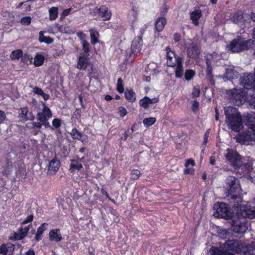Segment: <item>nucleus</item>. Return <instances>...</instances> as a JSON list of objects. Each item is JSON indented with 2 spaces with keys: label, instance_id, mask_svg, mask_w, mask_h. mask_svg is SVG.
I'll return each mask as SVG.
<instances>
[{
  "label": "nucleus",
  "instance_id": "obj_1",
  "mask_svg": "<svg viewBox=\"0 0 255 255\" xmlns=\"http://www.w3.org/2000/svg\"><path fill=\"white\" fill-rule=\"evenodd\" d=\"M237 209V217L233 221V231L237 233L244 234L248 229V221L247 218H255V210L244 205L238 206L235 205Z\"/></svg>",
  "mask_w": 255,
  "mask_h": 255
},
{
  "label": "nucleus",
  "instance_id": "obj_2",
  "mask_svg": "<svg viewBox=\"0 0 255 255\" xmlns=\"http://www.w3.org/2000/svg\"><path fill=\"white\" fill-rule=\"evenodd\" d=\"M225 115L226 116V123L229 129L237 132L243 129L242 119L236 108L228 107L225 109Z\"/></svg>",
  "mask_w": 255,
  "mask_h": 255
},
{
  "label": "nucleus",
  "instance_id": "obj_3",
  "mask_svg": "<svg viewBox=\"0 0 255 255\" xmlns=\"http://www.w3.org/2000/svg\"><path fill=\"white\" fill-rule=\"evenodd\" d=\"M226 183L228 187V196L232 200H237L238 203H241L243 194L239 180L233 176H229L227 178Z\"/></svg>",
  "mask_w": 255,
  "mask_h": 255
},
{
  "label": "nucleus",
  "instance_id": "obj_4",
  "mask_svg": "<svg viewBox=\"0 0 255 255\" xmlns=\"http://www.w3.org/2000/svg\"><path fill=\"white\" fill-rule=\"evenodd\" d=\"M253 44L252 40H245L243 38L239 37L232 40L228 48L232 52H240L248 49Z\"/></svg>",
  "mask_w": 255,
  "mask_h": 255
},
{
  "label": "nucleus",
  "instance_id": "obj_5",
  "mask_svg": "<svg viewBox=\"0 0 255 255\" xmlns=\"http://www.w3.org/2000/svg\"><path fill=\"white\" fill-rule=\"evenodd\" d=\"M225 156L235 169L242 167L243 165L242 157L235 150L231 148L227 149Z\"/></svg>",
  "mask_w": 255,
  "mask_h": 255
},
{
  "label": "nucleus",
  "instance_id": "obj_6",
  "mask_svg": "<svg viewBox=\"0 0 255 255\" xmlns=\"http://www.w3.org/2000/svg\"><path fill=\"white\" fill-rule=\"evenodd\" d=\"M52 114L50 109L46 106L45 103H43V109L37 115V119L39 122L43 123L45 128H52L48 120L51 118Z\"/></svg>",
  "mask_w": 255,
  "mask_h": 255
},
{
  "label": "nucleus",
  "instance_id": "obj_7",
  "mask_svg": "<svg viewBox=\"0 0 255 255\" xmlns=\"http://www.w3.org/2000/svg\"><path fill=\"white\" fill-rule=\"evenodd\" d=\"M226 245L229 249L237 254H244V255H249L250 253L247 252L248 248L243 245L242 243L235 240H229L226 242Z\"/></svg>",
  "mask_w": 255,
  "mask_h": 255
},
{
  "label": "nucleus",
  "instance_id": "obj_8",
  "mask_svg": "<svg viewBox=\"0 0 255 255\" xmlns=\"http://www.w3.org/2000/svg\"><path fill=\"white\" fill-rule=\"evenodd\" d=\"M214 208L216 210V217H227L230 216L229 209L225 203H220L215 205Z\"/></svg>",
  "mask_w": 255,
  "mask_h": 255
},
{
  "label": "nucleus",
  "instance_id": "obj_9",
  "mask_svg": "<svg viewBox=\"0 0 255 255\" xmlns=\"http://www.w3.org/2000/svg\"><path fill=\"white\" fill-rule=\"evenodd\" d=\"M166 51L167 64L169 67L175 66L177 62H178V59H182L180 57L176 56L174 51H172L169 47H166Z\"/></svg>",
  "mask_w": 255,
  "mask_h": 255
},
{
  "label": "nucleus",
  "instance_id": "obj_10",
  "mask_svg": "<svg viewBox=\"0 0 255 255\" xmlns=\"http://www.w3.org/2000/svg\"><path fill=\"white\" fill-rule=\"evenodd\" d=\"M29 229V226L24 228H19L17 231L14 232L12 235L9 237V240L15 241L23 239L26 236Z\"/></svg>",
  "mask_w": 255,
  "mask_h": 255
},
{
  "label": "nucleus",
  "instance_id": "obj_11",
  "mask_svg": "<svg viewBox=\"0 0 255 255\" xmlns=\"http://www.w3.org/2000/svg\"><path fill=\"white\" fill-rule=\"evenodd\" d=\"M142 45V39L141 38V37H135L132 41L131 45V52L134 54L138 53L140 51Z\"/></svg>",
  "mask_w": 255,
  "mask_h": 255
},
{
  "label": "nucleus",
  "instance_id": "obj_12",
  "mask_svg": "<svg viewBox=\"0 0 255 255\" xmlns=\"http://www.w3.org/2000/svg\"><path fill=\"white\" fill-rule=\"evenodd\" d=\"M15 249L14 245L10 243L3 244L0 246V254L2 255H11Z\"/></svg>",
  "mask_w": 255,
  "mask_h": 255
},
{
  "label": "nucleus",
  "instance_id": "obj_13",
  "mask_svg": "<svg viewBox=\"0 0 255 255\" xmlns=\"http://www.w3.org/2000/svg\"><path fill=\"white\" fill-rule=\"evenodd\" d=\"M187 54L189 57L193 59L198 58L200 53V49L196 44L191 43L187 48Z\"/></svg>",
  "mask_w": 255,
  "mask_h": 255
},
{
  "label": "nucleus",
  "instance_id": "obj_14",
  "mask_svg": "<svg viewBox=\"0 0 255 255\" xmlns=\"http://www.w3.org/2000/svg\"><path fill=\"white\" fill-rule=\"evenodd\" d=\"M19 117L23 120H33L34 116L31 112H29L27 107L21 108L19 112Z\"/></svg>",
  "mask_w": 255,
  "mask_h": 255
},
{
  "label": "nucleus",
  "instance_id": "obj_15",
  "mask_svg": "<svg viewBox=\"0 0 255 255\" xmlns=\"http://www.w3.org/2000/svg\"><path fill=\"white\" fill-rule=\"evenodd\" d=\"M97 13L99 17L103 18L104 20H109L111 17V13L109 11L108 7L104 5L101 6L97 10Z\"/></svg>",
  "mask_w": 255,
  "mask_h": 255
},
{
  "label": "nucleus",
  "instance_id": "obj_16",
  "mask_svg": "<svg viewBox=\"0 0 255 255\" xmlns=\"http://www.w3.org/2000/svg\"><path fill=\"white\" fill-rule=\"evenodd\" d=\"M49 238L51 241L57 243L60 242L62 239L60 230L59 229L51 230L49 233Z\"/></svg>",
  "mask_w": 255,
  "mask_h": 255
},
{
  "label": "nucleus",
  "instance_id": "obj_17",
  "mask_svg": "<svg viewBox=\"0 0 255 255\" xmlns=\"http://www.w3.org/2000/svg\"><path fill=\"white\" fill-rule=\"evenodd\" d=\"M60 161L57 159H53L49 163L48 171L50 174H54L57 171L60 167Z\"/></svg>",
  "mask_w": 255,
  "mask_h": 255
},
{
  "label": "nucleus",
  "instance_id": "obj_18",
  "mask_svg": "<svg viewBox=\"0 0 255 255\" xmlns=\"http://www.w3.org/2000/svg\"><path fill=\"white\" fill-rule=\"evenodd\" d=\"M45 60L44 54L42 52H37L34 57L33 65L36 67L42 65Z\"/></svg>",
  "mask_w": 255,
  "mask_h": 255
},
{
  "label": "nucleus",
  "instance_id": "obj_19",
  "mask_svg": "<svg viewBox=\"0 0 255 255\" xmlns=\"http://www.w3.org/2000/svg\"><path fill=\"white\" fill-rule=\"evenodd\" d=\"M236 140L239 142L253 141L255 138L251 134L247 133H242L236 137Z\"/></svg>",
  "mask_w": 255,
  "mask_h": 255
},
{
  "label": "nucleus",
  "instance_id": "obj_20",
  "mask_svg": "<svg viewBox=\"0 0 255 255\" xmlns=\"http://www.w3.org/2000/svg\"><path fill=\"white\" fill-rule=\"evenodd\" d=\"M182 59H178V62H177L175 67V74L176 77L178 78H181L183 74V67L182 64Z\"/></svg>",
  "mask_w": 255,
  "mask_h": 255
},
{
  "label": "nucleus",
  "instance_id": "obj_21",
  "mask_svg": "<svg viewBox=\"0 0 255 255\" xmlns=\"http://www.w3.org/2000/svg\"><path fill=\"white\" fill-rule=\"evenodd\" d=\"M89 64L88 58L85 56H80L78 58L76 67L79 69H85Z\"/></svg>",
  "mask_w": 255,
  "mask_h": 255
},
{
  "label": "nucleus",
  "instance_id": "obj_22",
  "mask_svg": "<svg viewBox=\"0 0 255 255\" xmlns=\"http://www.w3.org/2000/svg\"><path fill=\"white\" fill-rule=\"evenodd\" d=\"M201 15L202 13L200 9L195 10L190 13V19L195 25H198V20L200 18Z\"/></svg>",
  "mask_w": 255,
  "mask_h": 255
},
{
  "label": "nucleus",
  "instance_id": "obj_23",
  "mask_svg": "<svg viewBox=\"0 0 255 255\" xmlns=\"http://www.w3.org/2000/svg\"><path fill=\"white\" fill-rule=\"evenodd\" d=\"M71 164L70 165L69 171L73 173L76 170H80L83 168L82 165L76 159H71Z\"/></svg>",
  "mask_w": 255,
  "mask_h": 255
},
{
  "label": "nucleus",
  "instance_id": "obj_24",
  "mask_svg": "<svg viewBox=\"0 0 255 255\" xmlns=\"http://www.w3.org/2000/svg\"><path fill=\"white\" fill-rule=\"evenodd\" d=\"M70 134L74 139H77L83 143L86 141V139L83 137L82 133L77 128H73Z\"/></svg>",
  "mask_w": 255,
  "mask_h": 255
},
{
  "label": "nucleus",
  "instance_id": "obj_25",
  "mask_svg": "<svg viewBox=\"0 0 255 255\" xmlns=\"http://www.w3.org/2000/svg\"><path fill=\"white\" fill-rule=\"evenodd\" d=\"M47 226L48 224L43 223L38 228L35 237L36 241H39L41 239L43 233L47 229Z\"/></svg>",
  "mask_w": 255,
  "mask_h": 255
},
{
  "label": "nucleus",
  "instance_id": "obj_26",
  "mask_svg": "<svg viewBox=\"0 0 255 255\" xmlns=\"http://www.w3.org/2000/svg\"><path fill=\"white\" fill-rule=\"evenodd\" d=\"M166 23V20L165 18L161 17L157 19L155 22V29L158 31H161L163 30L165 25Z\"/></svg>",
  "mask_w": 255,
  "mask_h": 255
},
{
  "label": "nucleus",
  "instance_id": "obj_27",
  "mask_svg": "<svg viewBox=\"0 0 255 255\" xmlns=\"http://www.w3.org/2000/svg\"><path fill=\"white\" fill-rule=\"evenodd\" d=\"M44 31H41L39 33V41L41 43L51 44L53 42V39L49 36H45L43 35Z\"/></svg>",
  "mask_w": 255,
  "mask_h": 255
},
{
  "label": "nucleus",
  "instance_id": "obj_28",
  "mask_svg": "<svg viewBox=\"0 0 255 255\" xmlns=\"http://www.w3.org/2000/svg\"><path fill=\"white\" fill-rule=\"evenodd\" d=\"M238 73L232 68H229L226 70L225 77L229 80L236 78L238 77Z\"/></svg>",
  "mask_w": 255,
  "mask_h": 255
},
{
  "label": "nucleus",
  "instance_id": "obj_29",
  "mask_svg": "<svg viewBox=\"0 0 255 255\" xmlns=\"http://www.w3.org/2000/svg\"><path fill=\"white\" fill-rule=\"evenodd\" d=\"M248 126L251 131L255 135V113L253 114L250 117L248 123Z\"/></svg>",
  "mask_w": 255,
  "mask_h": 255
},
{
  "label": "nucleus",
  "instance_id": "obj_30",
  "mask_svg": "<svg viewBox=\"0 0 255 255\" xmlns=\"http://www.w3.org/2000/svg\"><path fill=\"white\" fill-rule=\"evenodd\" d=\"M91 37V42L92 44L95 45V44L99 42L98 38L99 36L98 32L93 29H91L89 30Z\"/></svg>",
  "mask_w": 255,
  "mask_h": 255
},
{
  "label": "nucleus",
  "instance_id": "obj_31",
  "mask_svg": "<svg viewBox=\"0 0 255 255\" xmlns=\"http://www.w3.org/2000/svg\"><path fill=\"white\" fill-rule=\"evenodd\" d=\"M211 251L213 255H235L216 247H212Z\"/></svg>",
  "mask_w": 255,
  "mask_h": 255
},
{
  "label": "nucleus",
  "instance_id": "obj_32",
  "mask_svg": "<svg viewBox=\"0 0 255 255\" xmlns=\"http://www.w3.org/2000/svg\"><path fill=\"white\" fill-rule=\"evenodd\" d=\"M23 51L21 49H17L13 51L10 55V57L12 60H18L20 58H22L23 55Z\"/></svg>",
  "mask_w": 255,
  "mask_h": 255
},
{
  "label": "nucleus",
  "instance_id": "obj_33",
  "mask_svg": "<svg viewBox=\"0 0 255 255\" xmlns=\"http://www.w3.org/2000/svg\"><path fill=\"white\" fill-rule=\"evenodd\" d=\"M33 92L37 95H40L42 97L43 99L45 101L47 100L49 98V96L44 93L43 90L38 87H34L33 89Z\"/></svg>",
  "mask_w": 255,
  "mask_h": 255
},
{
  "label": "nucleus",
  "instance_id": "obj_34",
  "mask_svg": "<svg viewBox=\"0 0 255 255\" xmlns=\"http://www.w3.org/2000/svg\"><path fill=\"white\" fill-rule=\"evenodd\" d=\"M125 94L126 99L131 102H133L135 100V94L132 91L127 90L125 91Z\"/></svg>",
  "mask_w": 255,
  "mask_h": 255
},
{
  "label": "nucleus",
  "instance_id": "obj_35",
  "mask_svg": "<svg viewBox=\"0 0 255 255\" xmlns=\"http://www.w3.org/2000/svg\"><path fill=\"white\" fill-rule=\"evenodd\" d=\"M156 121V119L154 117H150L145 118L143 120V124L146 127H150L153 125Z\"/></svg>",
  "mask_w": 255,
  "mask_h": 255
},
{
  "label": "nucleus",
  "instance_id": "obj_36",
  "mask_svg": "<svg viewBox=\"0 0 255 255\" xmlns=\"http://www.w3.org/2000/svg\"><path fill=\"white\" fill-rule=\"evenodd\" d=\"M49 19L50 20H54L58 16V8L56 7H52L49 10Z\"/></svg>",
  "mask_w": 255,
  "mask_h": 255
},
{
  "label": "nucleus",
  "instance_id": "obj_37",
  "mask_svg": "<svg viewBox=\"0 0 255 255\" xmlns=\"http://www.w3.org/2000/svg\"><path fill=\"white\" fill-rule=\"evenodd\" d=\"M139 105L144 109H147L149 106V104L148 101V97L145 96L142 99L139 101Z\"/></svg>",
  "mask_w": 255,
  "mask_h": 255
},
{
  "label": "nucleus",
  "instance_id": "obj_38",
  "mask_svg": "<svg viewBox=\"0 0 255 255\" xmlns=\"http://www.w3.org/2000/svg\"><path fill=\"white\" fill-rule=\"evenodd\" d=\"M12 164L10 162H7L6 164L5 167L4 168L2 174L5 175H9L12 171Z\"/></svg>",
  "mask_w": 255,
  "mask_h": 255
},
{
  "label": "nucleus",
  "instance_id": "obj_39",
  "mask_svg": "<svg viewBox=\"0 0 255 255\" xmlns=\"http://www.w3.org/2000/svg\"><path fill=\"white\" fill-rule=\"evenodd\" d=\"M195 75V71L191 69L187 70L185 73V78L186 80L190 81L193 78Z\"/></svg>",
  "mask_w": 255,
  "mask_h": 255
},
{
  "label": "nucleus",
  "instance_id": "obj_40",
  "mask_svg": "<svg viewBox=\"0 0 255 255\" xmlns=\"http://www.w3.org/2000/svg\"><path fill=\"white\" fill-rule=\"evenodd\" d=\"M140 175V171L137 169H134L130 173V178L132 180H136L139 177Z\"/></svg>",
  "mask_w": 255,
  "mask_h": 255
},
{
  "label": "nucleus",
  "instance_id": "obj_41",
  "mask_svg": "<svg viewBox=\"0 0 255 255\" xmlns=\"http://www.w3.org/2000/svg\"><path fill=\"white\" fill-rule=\"evenodd\" d=\"M117 89L118 91V92L120 93H122L124 92V88L123 83V80L121 78H119L118 80Z\"/></svg>",
  "mask_w": 255,
  "mask_h": 255
},
{
  "label": "nucleus",
  "instance_id": "obj_42",
  "mask_svg": "<svg viewBox=\"0 0 255 255\" xmlns=\"http://www.w3.org/2000/svg\"><path fill=\"white\" fill-rule=\"evenodd\" d=\"M32 57L31 55L27 54H23L21 58V61L24 63H27L28 62L31 63Z\"/></svg>",
  "mask_w": 255,
  "mask_h": 255
},
{
  "label": "nucleus",
  "instance_id": "obj_43",
  "mask_svg": "<svg viewBox=\"0 0 255 255\" xmlns=\"http://www.w3.org/2000/svg\"><path fill=\"white\" fill-rule=\"evenodd\" d=\"M52 124L53 128H59L61 126V121L59 119L55 118L53 120Z\"/></svg>",
  "mask_w": 255,
  "mask_h": 255
},
{
  "label": "nucleus",
  "instance_id": "obj_44",
  "mask_svg": "<svg viewBox=\"0 0 255 255\" xmlns=\"http://www.w3.org/2000/svg\"><path fill=\"white\" fill-rule=\"evenodd\" d=\"M82 48H83V50L84 51L85 53H88L89 51H90V49H89V43L85 40H83L82 42Z\"/></svg>",
  "mask_w": 255,
  "mask_h": 255
},
{
  "label": "nucleus",
  "instance_id": "obj_45",
  "mask_svg": "<svg viewBox=\"0 0 255 255\" xmlns=\"http://www.w3.org/2000/svg\"><path fill=\"white\" fill-rule=\"evenodd\" d=\"M31 18L30 16L23 17L21 19V23L22 24L28 25L30 24Z\"/></svg>",
  "mask_w": 255,
  "mask_h": 255
},
{
  "label": "nucleus",
  "instance_id": "obj_46",
  "mask_svg": "<svg viewBox=\"0 0 255 255\" xmlns=\"http://www.w3.org/2000/svg\"><path fill=\"white\" fill-rule=\"evenodd\" d=\"M243 169H245V171L243 172L244 175L250 176V175H249V172L253 170L252 168H251L249 166H247V165H245L243 167Z\"/></svg>",
  "mask_w": 255,
  "mask_h": 255
},
{
  "label": "nucleus",
  "instance_id": "obj_47",
  "mask_svg": "<svg viewBox=\"0 0 255 255\" xmlns=\"http://www.w3.org/2000/svg\"><path fill=\"white\" fill-rule=\"evenodd\" d=\"M118 113L122 117H124L127 114V111L125 108L120 107L118 108Z\"/></svg>",
  "mask_w": 255,
  "mask_h": 255
},
{
  "label": "nucleus",
  "instance_id": "obj_48",
  "mask_svg": "<svg viewBox=\"0 0 255 255\" xmlns=\"http://www.w3.org/2000/svg\"><path fill=\"white\" fill-rule=\"evenodd\" d=\"M200 94V89L198 87H195L193 88L192 92V95L193 97H199Z\"/></svg>",
  "mask_w": 255,
  "mask_h": 255
},
{
  "label": "nucleus",
  "instance_id": "obj_49",
  "mask_svg": "<svg viewBox=\"0 0 255 255\" xmlns=\"http://www.w3.org/2000/svg\"><path fill=\"white\" fill-rule=\"evenodd\" d=\"M159 101V96L154 97L152 99H150L148 97V101L149 102V105L154 104L157 103Z\"/></svg>",
  "mask_w": 255,
  "mask_h": 255
},
{
  "label": "nucleus",
  "instance_id": "obj_50",
  "mask_svg": "<svg viewBox=\"0 0 255 255\" xmlns=\"http://www.w3.org/2000/svg\"><path fill=\"white\" fill-rule=\"evenodd\" d=\"M33 216L32 215H30L21 223L22 224L24 225L28 223L31 222L33 220Z\"/></svg>",
  "mask_w": 255,
  "mask_h": 255
},
{
  "label": "nucleus",
  "instance_id": "obj_51",
  "mask_svg": "<svg viewBox=\"0 0 255 255\" xmlns=\"http://www.w3.org/2000/svg\"><path fill=\"white\" fill-rule=\"evenodd\" d=\"M209 133H210V129H209L206 131V132H205V133L204 134V142H203V144L204 145H206V144L208 142V137L209 136Z\"/></svg>",
  "mask_w": 255,
  "mask_h": 255
},
{
  "label": "nucleus",
  "instance_id": "obj_52",
  "mask_svg": "<svg viewBox=\"0 0 255 255\" xmlns=\"http://www.w3.org/2000/svg\"><path fill=\"white\" fill-rule=\"evenodd\" d=\"M195 161L194 160H193L192 159H189L187 160V161L185 163V166L186 167H188L190 165H191L192 166H194V165H195Z\"/></svg>",
  "mask_w": 255,
  "mask_h": 255
},
{
  "label": "nucleus",
  "instance_id": "obj_53",
  "mask_svg": "<svg viewBox=\"0 0 255 255\" xmlns=\"http://www.w3.org/2000/svg\"><path fill=\"white\" fill-rule=\"evenodd\" d=\"M71 10V8L64 9L63 11V12H62V13L61 14V16L63 17H65L66 16H67V15H68L69 14V13H70Z\"/></svg>",
  "mask_w": 255,
  "mask_h": 255
},
{
  "label": "nucleus",
  "instance_id": "obj_54",
  "mask_svg": "<svg viewBox=\"0 0 255 255\" xmlns=\"http://www.w3.org/2000/svg\"><path fill=\"white\" fill-rule=\"evenodd\" d=\"M199 103L197 100H195L192 104V110L196 111L199 107Z\"/></svg>",
  "mask_w": 255,
  "mask_h": 255
},
{
  "label": "nucleus",
  "instance_id": "obj_55",
  "mask_svg": "<svg viewBox=\"0 0 255 255\" xmlns=\"http://www.w3.org/2000/svg\"><path fill=\"white\" fill-rule=\"evenodd\" d=\"M32 127L37 128H40L42 127V126L43 125V123L41 122H33L32 123Z\"/></svg>",
  "mask_w": 255,
  "mask_h": 255
},
{
  "label": "nucleus",
  "instance_id": "obj_56",
  "mask_svg": "<svg viewBox=\"0 0 255 255\" xmlns=\"http://www.w3.org/2000/svg\"><path fill=\"white\" fill-rule=\"evenodd\" d=\"M6 118L5 115L3 111L0 110V123L2 122Z\"/></svg>",
  "mask_w": 255,
  "mask_h": 255
},
{
  "label": "nucleus",
  "instance_id": "obj_57",
  "mask_svg": "<svg viewBox=\"0 0 255 255\" xmlns=\"http://www.w3.org/2000/svg\"><path fill=\"white\" fill-rule=\"evenodd\" d=\"M250 101L251 106H254V108H255V94L251 96Z\"/></svg>",
  "mask_w": 255,
  "mask_h": 255
},
{
  "label": "nucleus",
  "instance_id": "obj_58",
  "mask_svg": "<svg viewBox=\"0 0 255 255\" xmlns=\"http://www.w3.org/2000/svg\"><path fill=\"white\" fill-rule=\"evenodd\" d=\"M181 38V35L178 33H176L174 34V39L175 41L177 42L179 41Z\"/></svg>",
  "mask_w": 255,
  "mask_h": 255
},
{
  "label": "nucleus",
  "instance_id": "obj_59",
  "mask_svg": "<svg viewBox=\"0 0 255 255\" xmlns=\"http://www.w3.org/2000/svg\"><path fill=\"white\" fill-rule=\"evenodd\" d=\"M24 255H35V253L33 250L29 249L25 253Z\"/></svg>",
  "mask_w": 255,
  "mask_h": 255
},
{
  "label": "nucleus",
  "instance_id": "obj_60",
  "mask_svg": "<svg viewBox=\"0 0 255 255\" xmlns=\"http://www.w3.org/2000/svg\"><path fill=\"white\" fill-rule=\"evenodd\" d=\"M216 160L214 156H211L210 158V163L212 165H214L215 164Z\"/></svg>",
  "mask_w": 255,
  "mask_h": 255
},
{
  "label": "nucleus",
  "instance_id": "obj_61",
  "mask_svg": "<svg viewBox=\"0 0 255 255\" xmlns=\"http://www.w3.org/2000/svg\"><path fill=\"white\" fill-rule=\"evenodd\" d=\"M145 29V28H141L140 29V31H139L140 35L139 36L141 37L142 39V36H143V34L144 33Z\"/></svg>",
  "mask_w": 255,
  "mask_h": 255
},
{
  "label": "nucleus",
  "instance_id": "obj_62",
  "mask_svg": "<svg viewBox=\"0 0 255 255\" xmlns=\"http://www.w3.org/2000/svg\"><path fill=\"white\" fill-rule=\"evenodd\" d=\"M77 36L82 38L85 37V34L82 32H79L77 33Z\"/></svg>",
  "mask_w": 255,
  "mask_h": 255
},
{
  "label": "nucleus",
  "instance_id": "obj_63",
  "mask_svg": "<svg viewBox=\"0 0 255 255\" xmlns=\"http://www.w3.org/2000/svg\"><path fill=\"white\" fill-rule=\"evenodd\" d=\"M215 111H216L215 119L216 121H218L219 118V113H218V110L217 108H216Z\"/></svg>",
  "mask_w": 255,
  "mask_h": 255
},
{
  "label": "nucleus",
  "instance_id": "obj_64",
  "mask_svg": "<svg viewBox=\"0 0 255 255\" xmlns=\"http://www.w3.org/2000/svg\"><path fill=\"white\" fill-rule=\"evenodd\" d=\"M105 99L106 101H111L112 99V97L110 95H106L105 97Z\"/></svg>",
  "mask_w": 255,
  "mask_h": 255
}]
</instances>
